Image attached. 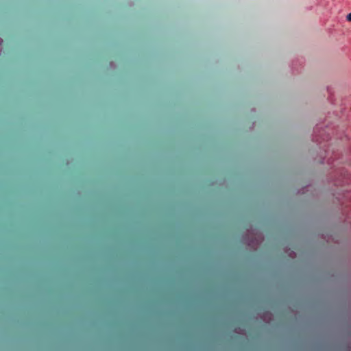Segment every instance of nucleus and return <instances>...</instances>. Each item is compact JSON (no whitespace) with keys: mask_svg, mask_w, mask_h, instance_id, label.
Returning a JSON list of instances; mask_svg holds the SVG:
<instances>
[{"mask_svg":"<svg viewBox=\"0 0 351 351\" xmlns=\"http://www.w3.org/2000/svg\"><path fill=\"white\" fill-rule=\"evenodd\" d=\"M346 19L348 21H351V12L347 15Z\"/></svg>","mask_w":351,"mask_h":351,"instance_id":"1","label":"nucleus"},{"mask_svg":"<svg viewBox=\"0 0 351 351\" xmlns=\"http://www.w3.org/2000/svg\"><path fill=\"white\" fill-rule=\"evenodd\" d=\"M1 43H2V40L0 39V45L1 44Z\"/></svg>","mask_w":351,"mask_h":351,"instance_id":"2","label":"nucleus"}]
</instances>
